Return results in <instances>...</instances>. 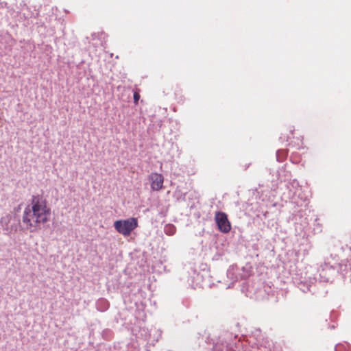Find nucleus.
I'll use <instances>...</instances> for the list:
<instances>
[{
    "mask_svg": "<svg viewBox=\"0 0 351 351\" xmlns=\"http://www.w3.org/2000/svg\"><path fill=\"white\" fill-rule=\"evenodd\" d=\"M30 210L36 213L51 214V208L47 205V199L43 195H34L31 199Z\"/></svg>",
    "mask_w": 351,
    "mask_h": 351,
    "instance_id": "nucleus-4",
    "label": "nucleus"
},
{
    "mask_svg": "<svg viewBox=\"0 0 351 351\" xmlns=\"http://www.w3.org/2000/svg\"><path fill=\"white\" fill-rule=\"evenodd\" d=\"M151 181V188L154 191H158L162 188L163 176L160 173H152L149 176Z\"/></svg>",
    "mask_w": 351,
    "mask_h": 351,
    "instance_id": "nucleus-7",
    "label": "nucleus"
},
{
    "mask_svg": "<svg viewBox=\"0 0 351 351\" xmlns=\"http://www.w3.org/2000/svg\"><path fill=\"white\" fill-rule=\"evenodd\" d=\"M96 308L99 311H105L109 308V303L106 299L100 298L96 302Z\"/></svg>",
    "mask_w": 351,
    "mask_h": 351,
    "instance_id": "nucleus-8",
    "label": "nucleus"
},
{
    "mask_svg": "<svg viewBox=\"0 0 351 351\" xmlns=\"http://www.w3.org/2000/svg\"><path fill=\"white\" fill-rule=\"evenodd\" d=\"M140 99V95L137 92L134 93V102L137 104Z\"/></svg>",
    "mask_w": 351,
    "mask_h": 351,
    "instance_id": "nucleus-15",
    "label": "nucleus"
},
{
    "mask_svg": "<svg viewBox=\"0 0 351 351\" xmlns=\"http://www.w3.org/2000/svg\"><path fill=\"white\" fill-rule=\"evenodd\" d=\"M164 231L166 234L171 236L176 233V228L174 225L169 223L165 226Z\"/></svg>",
    "mask_w": 351,
    "mask_h": 351,
    "instance_id": "nucleus-12",
    "label": "nucleus"
},
{
    "mask_svg": "<svg viewBox=\"0 0 351 351\" xmlns=\"http://www.w3.org/2000/svg\"><path fill=\"white\" fill-rule=\"evenodd\" d=\"M19 226H20L19 221L12 223L11 226H8V231H5V234H9L12 232H17Z\"/></svg>",
    "mask_w": 351,
    "mask_h": 351,
    "instance_id": "nucleus-13",
    "label": "nucleus"
},
{
    "mask_svg": "<svg viewBox=\"0 0 351 351\" xmlns=\"http://www.w3.org/2000/svg\"><path fill=\"white\" fill-rule=\"evenodd\" d=\"M335 324H332V325H328V328L330 329H334L335 328Z\"/></svg>",
    "mask_w": 351,
    "mask_h": 351,
    "instance_id": "nucleus-16",
    "label": "nucleus"
},
{
    "mask_svg": "<svg viewBox=\"0 0 351 351\" xmlns=\"http://www.w3.org/2000/svg\"><path fill=\"white\" fill-rule=\"evenodd\" d=\"M138 226V220L135 217L120 219L114 221V229L123 236H129Z\"/></svg>",
    "mask_w": 351,
    "mask_h": 351,
    "instance_id": "nucleus-2",
    "label": "nucleus"
},
{
    "mask_svg": "<svg viewBox=\"0 0 351 351\" xmlns=\"http://www.w3.org/2000/svg\"><path fill=\"white\" fill-rule=\"evenodd\" d=\"M33 214L34 211L30 210V206L28 205L25 208L22 217V221L25 226V228L30 232H35L38 230V221L37 220L38 213H36L35 215Z\"/></svg>",
    "mask_w": 351,
    "mask_h": 351,
    "instance_id": "nucleus-3",
    "label": "nucleus"
},
{
    "mask_svg": "<svg viewBox=\"0 0 351 351\" xmlns=\"http://www.w3.org/2000/svg\"><path fill=\"white\" fill-rule=\"evenodd\" d=\"M250 267H238L237 265H231L227 270V277L233 282L246 279L250 276Z\"/></svg>",
    "mask_w": 351,
    "mask_h": 351,
    "instance_id": "nucleus-5",
    "label": "nucleus"
},
{
    "mask_svg": "<svg viewBox=\"0 0 351 351\" xmlns=\"http://www.w3.org/2000/svg\"><path fill=\"white\" fill-rule=\"evenodd\" d=\"M215 220L219 230L224 234L228 233L231 230V223L226 213L218 211L215 215Z\"/></svg>",
    "mask_w": 351,
    "mask_h": 351,
    "instance_id": "nucleus-6",
    "label": "nucleus"
},
{
    "mask_svg": "<svg viewBox=\"0 0 351 351\" xmlns=\"http://www.w3.org/2000/svg\"><path fill=\"white\" fill-rule=\"evenodd\" d=\"M290 160L292 161V162H293V163H296V162H295V161L293 160L292 157H291V159H290Z\"/></svg>",
    "mask_w": 351,
    "mask_h": 351,
    "instance_id": "nucleus-17",
    "label": "nucleus"
},
{
    "mask_svg": "<svg viewBox=\"0 0 351 351\" xmlns=\"http://www.w3.org/2000/svg\"><path fill=\"white\" fill-rule=\"evenodd\" d=\"M317 272L319 273V278L317 276H308L307 278L306 276L301 277L299 283V288L301 291L304 293L308 291L312 292V286L314 283L317 282V281L320 282H332L334 277L338 273V269L333 265L325 263L324 266H322L321 268L317 270Z\"/></svg>",
    "mask_w": 351,
    "mask_h": 351,
    "instance_id": "nucleus-1",
    "label": "nucleus"
},
{
    "mask_svg": "<svg viewBox=\"0 0 351 351\" xmlns=\"http://www.w3.org/2000/svg\"><path fill=\"white\" fill-rule=\"evenodd\" d=\"M287 156V152L285 149H278L276 152V160L281 162H283Z\"/></svg>",
    "mask_w": 351,
    "mask_h": 351,
    "instance_id": "nucleus-11",
    "label": "nucleus"
},
{
    "mask_svg": "<svg viewBox=\"0 0 351 351\" xmlns=\"http://www.w3.org/2000/svg\"><path fill=\"white\" fill-rule=\"evenodd\" d=\"M51 214H43L42 213H38L37 220L38 221V229L40 228V225L45 223L49 221V217Z\"/></svg>",
    "mask_w": 351,
    "mask_h": 351,
    "instance_id": "nucleus-10",
    "label": "nucleus"
},
{
    "mask_svg": "<svg viewBox=\"0 0 351 351\" xmlns=\"http://www.w3.org/2000/svg\"><path fill=\"white\" fill-rule=\"evenodd\" d=\"M335 351H346L345 346L342 343H338L335 346Z\"/></svg>",
    "mask_w": 351,
    "mask_h": 351,
    "instance_id": "nucleus-14",
    "label": "nucleus"
},
{
    "mask_svg": "<svg viewBox=\"0 0 351 351\" xmlns=\"http://www.w3.org/2000/svg\"><path fill=\"white\" fill-rule=\"evenodd\" d=\"M12 219V216L8 214L0 219V224L4 232L8 231L9 223Z\"/></svg>",
    "mask_w": 351,
    "mask_h": 351,
    "instance_id": "nucleus-9",
    "label": "nucleus"
},
{
    "mask_svg": "<svg viewBox=\"0 0 351 351\" xmlns=\"http://www.w3.org/2000/svg\"><path fill=\"white\" fill-rule=\"evenodd\" d=\"M92 36H93V38H95V34H93L92 35Z\"/></svg>",
    "mask_w": 351,
    "mask_h": 351,
    "instance_id": "nucleus-18",
    "label": "nucleus"
}]
</instances>
